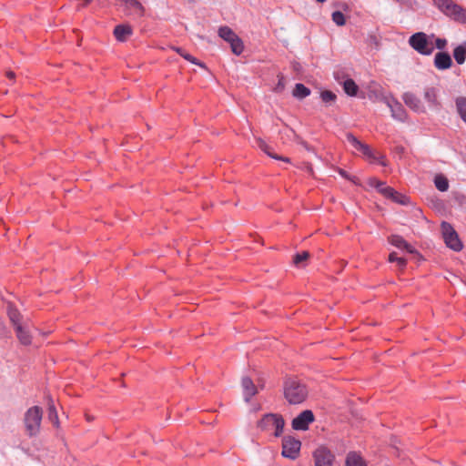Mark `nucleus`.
Wrapping results in <instances>:
<instances>
[{
	"instance_id": "c9c22d12",
	"label": "nucleus",
	"mask_w": 466,
	"mask_h": 466,
	"mask_svg": "<svg viewBox=\"0 0 466 466\" xmlns=\"http://www.w3.org/2000/svg\"><path fill=\"white\" fill-rule=\"evenodd\" d=\"M390 199H392L396 203L402 204V205L406 204L407 200H408L407 197L399 193L398 191H397L396 195H393V197L390 198Z\"/></svg>"
},
{
	"instance_id": "7ed1b4c3",
	"label": "nucleus",
	"mask_w": 466,
	"mask_h": 466,
	"mask_svg": "<svg viewBox=\"0 0 466 466\" xmlns=\"http://www.w3.org/2000/svg\"><path fill=\"white\" fill-rule=\"evenodd\" d=\"M285 420L280 414L268 413L258 421L257 427L262 431L274 430V436L279 437L283 433Z\"/></svg>"
},
{
	"instance_id": "79ce46f5",
	"label": "nucleus",
	"mask_w": 466,
	"mask_h": 466,
	"mask_svg": "<svg viewBox=\"0 0 466 466\" xmlns=\"http://www.w3.org/2000/svg\"><path fill=\"white\" fill-rule=\"evenodd\" d=\"M368 39H369V42H370V44H374L376 46H378V45H379V41H378V39H377L376 35H369Z\"/></svg>"
},
{
	"instance_id": "412c9836",
	"label": "nucleus",
	"mask_w": 466,
	"mask_h": 466,
	"mask_svg": "<svg viewBox=\"0 0 466 466\" xmlns=\"http://www.w3.org/2000/svg\"><path fill=\"white\" fill-rule=\"evenodd\" d=\"M7 315L15 327L21 325L20 320L22 316L19 310L13 304L7 305Z\"/></svg>"
},
{
	"instance_id": "f704fd0d",
	"label": "nucleus",
	"mask_w": 466,
	"mask_h": 466,
	"mask_svg": "<svg viewBox=\"0 0 466 466\" xmlns=\"http://www.w3.org/2000/svg\"><path fill=\"white\" fill-rule=\"evenodd\" d=\"M380 193L385 198H390L391 197H393V195L397 194V191L393 187L386 186L385 187L382 188V191Z\"/></svg>"
},
{
	"instance_id": "2f4dec72",
	"label": "nucleus",
	"mask_w": 466,
	"mask_h": 466,
	"mask_svg": "<svg viewBox=\"0 0 466 466\" xmlns=\"http://www.w3.org/2000/svg\"><path fill=\"white\" fill-rule=\"evenodd\" d=\"M390 262H397L400 268L403 269L406 267L407 260L403 258H398L396 252H391L389 256Z\"/></svg>"
},
{
	"instance_id": "b1692460",
	"label": "nucleus",
	"mask_w": 466,
	"mask_h": 466,
	"mask_svg": "<svg viewBox=\"0 0 466 466\" xmlns=\"http://www.w3.org/2000/svg\"><path fill=\"white\" fill-rule=\"evenodd\" d=\"M230 45V48L233 54L236 56H239L242 54L244 50V44L241 38L237 35L235 36L230 42H228Z\"/></svg>"
},
{
	"instance_id": "ea45409f",
	"label": "nucleus",
	"mask_w": 466,
	"mask_h": 466,
	"mask_svg": "<svg viewBox=\"0 0 466 466\" xmlns=\"http://www.w3.org/2000/svg\"><path fill=\"white\" fill-rule=\"evenodd\" d=\"M285 87V79L283 76H279V82L275 87V91L281 92Z\"/></svg>"
},
{
	"instance_id": "4468645a",
	"label": "nucleus",
	"mask_w": 466,
	"mask_h": 466,
	"mask_svg": "<svg viewBox=\"0 0 466 466\" xmlns=\"http://www.w3.org/2000/svg\"><path fill=\"white\" fill-rule=\"evenodd\" d=\"M452 65V60L449 53L439 52L434 57V66L439 70H446Z\"/></svg>"
},
{
	"instance_id": "f3484780",
	"label": "nucleus",
	"mask_w": 466,
	"mask_h": 466,
	"mask_svg": "<svg viewBox=\"0 0 466 466\" xmlns=\"http://www.w3.org/2000/svg\"><path fill=\"white\" fill-rule=\"evenodd\" d=\"M345 466H367V464L359 452L350 451L346 456Z\"/></svg>"
},
{
	"instance_id": "72a5a7b5",
	"label": "nucleus",
	"mask_w": 466,
	"mask_h": 466,
	"mask_svg": "<svg viewBox=\"0 0 466 466\" xmlns=\"http://www.w3.org/2000/svg\"><path fill=\"white\" fill-rule=\"evenodd\" d=\"M182 57L185 58L186 60H187L188 62L192 63V64H195V65H198L203 68H206V66L204 63H201L200 61H198L196 57H194L193 56H191L190 54L185 52V54H182Z\"/></svg>"
},
{
	"instance_id": "58836bf2",
	"label": "nucleus",
	"mask_w": 466,
	"mask_h": 466,
	"mask_svg": "<svg viewBox=\"0 0 466 466\" xmlns=\"http://www.w3.org/2000/svg\"><path fill=\"white\" fill-rule=\"evenodd\" d=\"M447 46V40L445 38H436L435 46L439 50H443Z\"/></svg>"
},
{
	"instance_id": "e433bc0d",
	"label": "nucleus",
	"mask_w": 466,
	"mask_h": 466,
	"mask_svg": "<svg viewBox=\"0 0 466 466\" xmlns=\"http://www.w3.org/2000/svg\"><path fill=\"white\" fill-rule=\"evenodd\" d=\"M359 151L369 158H374L373 153L367 144H362Z\"/></svg>"
},
{
	"instance_id": "a211bd4d",
	"label": "nucleus",
	"mask_w": 466,
	"mask_h": 466,
	"mask_svg": "<svg viewBox=\"0 0 466 466\" xmlns=\"http://www.w3.org/2000/svg\"><path fill=\"white\" fill-rule=\"evenodd\" d=\"M15 329L17 339L23 345L28 346L31 344L32 336L29 330H27L24 326H22V324L15 327Z\"/></svg>"
},
{
	"instance_id": "dca6fc26",
	"label": "nucleus",
	"mask_w": 466,
	"mask_h": 466,
	"mask_svg": "<svg viewBox=\"0 0 466 466\" xmlns=\"http://www.w3.org/2000/svg\"><path fill=\"white\" fill-rule=\"evenodd\" d=\"M132 32V27L128 25H117L114 29V35L116 40L125 42Z\"/></svg>"
},
{
	"instance_id": "9b49d317",
	"label": "nucleus",
	"mask_w": 466,
	"mask_h": 466,
	"mask_svg": "<svg viewBox=\"0 0 466 466\" xmlns=\"http://www.w3.org/2000/svg\"><path fill=\"white\" fill-rule=\"evenodd\" d=\"M402 99L406 106H408L411 110L417 113H425V106L422 105L421 101L419 97H417L414 94L406 92L402 96Z\"/></svg>"
},
{
	"instance_id": "423d86ee",
	"label": "nucleus",
	"mask_w": 466,
	"mask_h": 466,
	"mask_svg": "<svg viewBox=\"0 0 466 466\" xmlns=\"http://www.w3.org/2000/svg\"><path fill=\"white\" fill-rule=\"evenodd\" d=\"M441 228L443 239L447 247L456 252L461 251L463 248V245L452 226L450 223L443 221L441 225Z\"/></svg>"
},
{
	"instance_id": "6ab92c4d",
	"label": "nucleus",
	"mask_w": 466,
	"mask_h": 466,
	"mask_svg": "<svg viewBox=\"0 0 466 466\" xmlns=\"http://www.w3.org/2000/svg\"><path fill=\"white\" fill-rule=\"evenodd\" d=\"M257 142H258V147L263 151L265 152L268 157H270L271 158H274V159H277V160H281V161H284L286 163H289L290 162V159L289 157H282V156H279L275 153H273L271 151V148L267 145V143L262 140L261 138H258L257 139Z\"/></svg>"
},
{
	"instance_id": "7c9ffc66",
	"label": "nucleus",
	"mask_w": 466,
	"mask_h": 466,
	"mask_svg": "<svg viewBox=\"0 0 466 466\" xmlns=\"http://www.w3.org/2000/svg\"><path fill=\"white\" fill-rule=\"evenodd\" d=\"M332 21L339 26H342L346 23L345 16L342 12L335 11L331 15Z\"/></svg>"
},
{
	"instance_id": "20e7f679",
	"label": "nucleus",
	"mask_w": 466,
	"mask_h": 466,
	"mask_svg": "<svg viewBox=\"0 0 466 466\" xmlns=\"http://www.w3.org/2000/svg\"><path fill=\"white\" fill-rule=\"evenodd\" d=\"M42 420V410L38 406H34L27 410L25 414V424L30 436H35L39 432Z\"/></svg>"
},
{
	"instance_id": "9d476101",
	"label": "nucleus",
	"mask_w": 466,
	"mask_h": 466,
	"mask_svg": "<svg viewBox=\"0 0 466 466\" xmlns=\"http://www.w3.org/2000/svg\"><path fill=\"white\" fill-rule=\"evenodd\" d=\"M315 466H332L334 455L326 447L320 446L313 452Z\"/></svg>"
},
{
	"instance_id": "2eb2a0df",
	"label": "nucleus",
	"mask_w": 466,
	"mask_h": 466,
	"mask_svg": "<svg viewBox=\"0 0 466 466\" xmlns=\"http://www.w3.org/2000/svg\"><path fill=\"white\" fill-rule=\"evenodd\" d=\"M389 241L396 248L405 249L410 254L416 252V249L411 245H410L401 236L392 235L390 237Z\"/></svg>"
},
{
	"instance_id": "ddd939ff",
	"label": "nucleus",
	"mask_w": 466,
	"mask_h": 466,
	"mask_svg": "<svg viewBox=\"0 0 466 466\" xmlns=\"http://www.w3.org/2000/svg\"><path fill=\"white\" fill-rule=\"evenodd\" d=\"M241 386L243 389L244 400L248 402L250 399L257 394V387L249 377L242 378Z\"/></svg>"
},
{
	"instance_id": "1a4fd4ad",
	"label": "nucleus",
	"mask_w": 466,
	"mask_h": 466,
	"mask_svg": "<svg viewBox=\"0 0 466 466\" xmlns=\"http://www.w3.org/2000/svg\"><path fill=\"white\" fill-rule=\"evenodd\" d=\"M315 420L310 410H305L292 420L291 425L295 431H307L309 425Z\"/></svg>"
},
{
	"instance_id": "6e6552de",
	"label": "nucleus",
	"mask_w": 466,
	"mask_h": 466,
	"mask_svg": "<svg viewBox=\"0 0 466 466\" xmlns=\"http://www.w3.org/2000/svg\"><path fill=\"white\" fill-rule=\"evenodd\" d=\"M382 101L390 109L391 116L398 120L404 122L407 119V112L403 106L397 101L394 97H382Z\"/></svg>"
},
{
	"instance_id": "a18cd8bd",
	"label": "nucleus",
	"mask_w": 466,
	"mask_h": 466,
	"mask_svg": "<svg viewBox=\"0 0 466 466\" xmlns=\"http://www.w3.org/2000/svg\"><path fill=\"white\" fill-rule=\"evenodd\" d=\"M5 75H6V77L9 78L10 80H14L15 77V74L13 71H6Z\"/></svg>"
},
{
	"instance_id": "37998d69",
	"label": "nucleus",
	"mask_w": 466,
	"mask_h": 466,
	"mask_svg": "<svg viewBox=\"0 0 466 466\" xmlns=\"http://www.w3.org/2000/svg\"><path fill=\"white\" fill-rule=\"evenodd\" d=\"M285 132L289 137H295L297 136L294 130L291 128H287Z\"/></svg>"
},
{
	"instance_id": "c85d7f7f",
	"label": "nucleus",
	"mask_w": 466,
	"mask_h": 466,
	"mask_svg": "<svg viewBox=\"0 0 466 466\" xmlns=\"http://www.w3.org/2000/svg\"><path fill=\"white\" fill-rule=\"evenodd\" d=\"M320 98L324 103L331 104L335 102L337 96L329 90H324L320 93Z\"/></svg>"
},
{
	"instance_id": "5701e85b",
	"label": "nucleus",
	"mask_w": 466,
	"mask_h": 466,
	"mask_svg": "<svg viewBox=\"0 0 466 466\" xmlns=\"http://www.w3.org/2000/svg\"><path fill=\"white\" fill-rule=\"evenodd\" d=\"M218 36L226 42H230L238 35L228 25H222L218 30Z\"/></svg>"
},
{
	"instance_id": "bb28decb",
	"label": "nucleus",
	"mask_w": 466,
	"mask_h": 466,
	"mask_svg": "<svg viewBox=\"0 0 466 466\" xmlns=\"http://www.w3.org/2000/svg\"><path fill=\"white\" fill-rule=\"evenodd\" d=\"M343 88L345 93L350 96H355L359 90L358 86L351 78H349L344 81Z\"/></svg>"
},
{
	"instance_id": "09e8293b",
	"label": "nucleus",
	"mask_w": 466,
	"mask_h": 466,
	"mask_svg": "<svg viewBox=\"0 0 466 466\" xmlns=\"http://www.w3.org/2000/svg\"><path fill=\"white\" fill-rule=\"evenodd\" d=\"M318 3H324L326 0H316Z\"/></svg>"
},
{
	"instance_id": "8fccbe9b",
	"label": "nucleus",
	"mask_w": 466,
	"mask_h": 466,
	"mask_svg": "<svg viewBox=\"0 0 466 466\" xmlns=\"http://www.w3.org/2000/svg\"><path fill=\"white\" fill-rule=\"evenodd\" d=\"M462 44H463V46H465V47H466V42H463Z\"/></svg>"
},
{
	"instance_id": "39448f33",
	"label": "nucleus",
	"mask_w": 466,
	"mask_h": 466,
	"mask_svg": "<svg viewBox=\"0 0 466 466\" xmlns=\"http://www.w3.org/2000/svg\"><path fill=\"white\" fill-rule=\"evenodd\" d=\"M410 46L418 53L423 56H430L434 50L428 41V35L423 32L413 34L409 39Z\"/></svg>"
},
{
	"instance_id": "de8ad7c7",
	"label": "nucleus",
	"mask_w": 466,
	"mask_h": 466,
	"mask_svg": "<svg viewBox=\"0 0 466 466\" xmlns=\"http://www.w3.org/2000/svg\"><path fill=\"white\" fill-rule=\"evenodd\" d=\"M308 170H309V172H312V167H311L310 165H309V166H308Z\"/></svg>"
},
{
	"instance_id": "f03ea898",
	"label": "nucleus",
	"mask_w": 466,
	"mask_h": 466,
	"mask_svg": "<svg viewBox=\"0 0 466 466\" xmlns=\"http://www.w3.org/2000/svg\"><path fill=\"white\" fill-rule=\"evenodd\" d=\"M433 3L445 15L466 24V9L453 0H433Z\"/></svg>"
},
{
	"instance_id": "393cba45",
	"label": "nucleus",
	"mask_w": 466,
	"mask_h": 466,
	"mask_svg": "<svg viewBox=\"0 0 466 466\" xmlns=\"http://www.w3.org/2000/svg\"><path fill=\"white\" fill-rule=\"evenodd\" d=\"M453 56L457 64L462 65L466 59V47L463 44L456 46L453 50Z\"/></svg>"
},
{
	"instance_id": "c03bdc74",
	"label": "nucleus",
	"mask_w": 466,
	"mask_h": 466,
	"mask_svg": "<svg viewBox=\"0 0 466 466\" xmlns=\"http://www.w3.org/2000/svg\"><path fill=\"white\" fill-rule=\"evenodd\" d=\"M172 49L174 51H176L178 55H180L182 56V54H185V51L184 49H182L181 47H177V46H172Z\"/></svg>"
},
{
	"instance_id": "f8f14e48",
	"label": "nucleus",
	"mask_w": 466,
	"mask_h": 466,
	"mask_svg": "<svg viewBox=\"0 0 466 466\" xmlns=\"http://www.w3.org/2000/svg\"><path fill=\"white\" fill-rule=\"evenodd\" d=\"M438 89L435 87H426L424 89L423 97L424 100L428 103L429 106L432 109H440L441 103L438 100Z\"/></svg>"
},
{
	"instance_id": "a19ab883",
	"label": "nucleus",
	"mask_w": 466,
	"mask_h": 466,
	"mask_svg": "<svg viewBox=\"0 0 466 466\" xmlns=\"http://www.w3.org/2000/svg\"><path fill=\"white\" fill-rule=\"evenodd\" d=\"M338 172L342 177L351 180L352 182L356 183V181H355L356 177H350L349 174L344 169L339 168Z\"/></svg>"
},
{
	"instance_id": "473e14b6",
	"label": "nucleus",
	"mask_w": 466,
	"mask_h": 466,
	"mask_svg": "<svg viewBox=\"0 0 466 466\" xmlns=\"http://www.w3.org/2000/svg\"><path fill=\"white\" fill-rule=\"evenodd\" d=\"M348 142L356 149L360 150L362 144L356 137H354L352 134L349 133L346 136Z\"/></svg>"
},
{
	"instance_id": "a878e982",
	"label": "nucleus",
	"mask_w": 466,
	"mask_h": 466,
	"mask_svg": "<svg viewBox=\"0 0 466 466\" xmlns=\"http://www.w3.org/2000/svg\"><path fill=\"white\" fill-rule=\"evenodd\" d=\"M457 112L463 122L466 123V97L460 96L456 98Z\"/></svg>"
},
{
	"instance_id": "0eeeda50",
	"label": "nucleus",
	"mask_w": 466,
	"mask_h": 466,
	"mask_svg": "<svg viewBox=\"0 0 466 466\" xmlns=\"http://www.w3.org/2000/svg\"><path fill=\"white\" fill-rule=\"evenodd\" d=\"M301 442L291 436H285L282 440V455L285 458L295 460L299 454Z\"/></svg>"
},
{
	"instance_id": "f257e3e1",
	"label": "nucleus",
	"mask_w": 466,
	"mask_h": 466,
	"mask_svg": "<svg viewBox=\"0 0 466 466\" xmlns=\"http://www.w3.org/2000/svg\"><path fill=\"white\" fill-rule=\"evenodd\" d=\"M283 394L290 405H298L307 400L309 390L306 384L300 380L295 378H289L284 381Z\"/></svg>"
},
{
	"instance_id": "cd10ccee",
	"label": "nucleus",
	"mask_w": 466,
	"mask_h": 466,
	"mask_svg": "<svg viewBox=\"0 0 466 466\" xmlns=\"http://www.w3.org/2000/svg\"><path fill=\"white\" fill-rule=\"evenodd\" d=\"M434 184L438 190L445 192L449 188V181L443 175H437L434 177Z\"/></svg>"
},
{
	"instance_id": "4c0bfd02",
	"label": "nucleus",
	"mask_w": 466,
	"mask_h": 466,
	"mask_svg": "<svg viewBox=\"0 0 466 466\" xmlns=\"http://www.w3.org/2000/svg\"><path fill=\"white\" fill-rule=\"evenodd\" d=\"M370 185L375 187L380 193L382 191V188L386 187L384 182L379 181L376 178L370 179Z\"/></svg>"
},
{
	"instance_id": "aec40b11",
	"label": "nucleus",
	"mask_w": 466,
	"mask_h": 466,
	"mask_svg": "<svg viewBox=\"0 0 466 466\" xmlns=\"http://www.w3.org/2000/svg\"><path fill=\"white\" fill-rule=\"evenodd\" d=\"M46 400L48 406V419L54 424V426L58 427L59 420L54 400L50 395L46 396Z\"/></svg>"
},
{
	"instance_id": "c756f323",
	"label": "nucleus",
	"mask_w": 466,
	"mask_h": 466,
	"mask_svg": "<svg viewBox=\"0 0 466 466\" xmlns=\"http://www.w3.org/2000/svg\"><path fill=\"white\" fill-rule=\"evenodd\" d=\"M309 258V253L308 251H303L301 253H297L294 257H293V263L297 266V267H300L301 266V263L306 261L308 258Z\"/></svg>"
},
{
	"instance_id": "4be33fe9",
	"label": "nucleus",
	"mask_w": 466,
	"mask_h": 466,
	"mask_svg": "<svg viewBox=\"0 0 466 466\" xmlns=\"http://www.w3.org/2000/svg\"><path fill=\"white\" fill-rule=\"evenodd\" d=\"M292 95L298 99H303L310 95V89L303 84L298 83L295 85Z\"/></svg>"
},
{
	"instance_id": "49530a36",
	"label": "nucleus",
	"mask_w": 466,
	"mask_h": 466,
	"mask_svg": "<svg viewBox=\"0 0 466 466\" xmlns=\"http://www.w3.org/2000/svg\"><path fill=\"white\" fill-rule=\"evenodd\" d=\"M92 0H84V4H83V6L86 5L87 4H89Z\"/></svg>"
}]
</instances>
